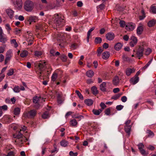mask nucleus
Here are the masks:
<instances>
[{"mask_svg": "<svg viewBox=\"0 0 156 156\" xmlns=\"http://www.w3.org/2000/svg\"><path fill=\"white\" fill-rule=\"evenodd\" d=\"M33 2L30 0H28L24 3V8L27 11L30 12L33 9Z\"/></svg>", "mask_w": 156, "mask_h": 156, "instance_id": "1", "label": "nucleus"}, {"mask_svg": "<svg viewBox=\"0 0 156 156\" xmlns=\"http://www.w3.org/2000/svg\"><path fill=\"white\" fill-rule=\"evenodd\" d=\"M54 17L55 19L54 20V23L56 26L59 27L60 25H62L61 24L63 21V19L59 17L58 14H55Z\"/></svg>", "mask_w": 156, "mask_h": 156, "instance_id": "2", "label": "nucleus"}, {"mask_svg": "<svg viewBox=\"0 0 156 156\" xmlns=\"http://www.w3.org/2000/svg\"><path fill=\"white\" fill-rule=\"evenodd\" d=\"M137 146L140 153L144 156H147L148 153L144 149V144L142 143H140L138 144Z\"/></svg>", "mask_w": 156, "mask_h": 156, "instance_id": "3", "label": "nucleus"}, {"mask_svg": "<svg viewBox=\"0 0 156 156\" xmlns=\"http://www.w3.org/2000/svg\"><path fill=\"white\" fill-rule=\"evenodd\" d=\"M13 55L12 50L11 49L9 50L6 52V57L5 59V64H6L10 61Z\"/></svg>", "mask_w": 156, "mask_h": 156, "instance_id": "4", "label": "nucleus"}, {"mask_svg": "<svg viewBox=\"0 0 156 156\" xmlns=\"http://www.w3.org/2000/svg\"><path fill=\"white\" fill-rule=\"evenodd\" d=\"M36 114V111L34 110H32L28 113H24V116L25 118H33L35 116Z\"/></svg>", "mask_w": 156, "mask_h": 156, "instance_id": "5", "label": "nucleus"}, {"mask_svg": "<svg viewBox=\"0 0 156 156\" xmlns=\"http://www.w3.org/2000/svg\"><path fill=\"white\" fill-rule=\"evenodd\" d=\"M14 6L17 9H20L22 6V2L21 0H15L14 2Z\"/></svg>", "mask_w": 156, "mask_h": 156, "instance_id": "6", "label": "nucleus"}, {"mask_svg": "<svg viewBox=\"0 0 156 156\" xmlns=\"http://www.w3.org/2000/svg\"><path fill=\"white\" fill-rule=\"evenodd\" d=\"M144 49V48L143 46L140 47L138 49L136 54L139 59H140V58L143 56Z\"/></svg>", "mask_w": 156, "mask_h": 156, "instance_id": "7", "label": "nucleus"}, {"mask_svg": "<svg viewBox=\"0 0 156 156\" xmlns=\"http://www.w3.org/2000/svg\"><path fill=\"white\" fill-rule=\"evenodd\" d=\"M38 20V17L34 16H30L28 19V21L30 22V24H31V23L32 22H37Z\"/></svg>", "mask_w": 156, "mask_h": 156, "instance_id": "8", "label": "nucleus"}, {"mask_svg": "<svg viewBox=\"0 0 156 156\" xmlns=\"http://www.w3.org/2000/svg\"><path fill=\"white\" fill-rule=\"evenodd\" d=\"M5 11L9 18L12 19L14 15V11L10 9H7Z\"/></svg>", "mask_w": 156, "mask_h": 156, "instance_id": "9", "label": "nucleus"}, {"mask_svg": "<svg viewBox=\"0 0 156 156\" xmlns=\"http://www.w3.org/2000/svg\"><path fill=\"white\" fill-rule=\"evenodd\" d=\"M135 25L133 23H129L126 27V29L129 31L133 30L134 28Z\"/></svg>", "mask_w": 156, "mask_h": 156, "instance_id": "10", "label": "nucleus"}, {"mask_svg": "<svg viewBox=\"0 0 156 156\" xmlns=\"http://www.w3.org/2000/svg\"><path fill=\"white\" fill-rule=\"evenodd\" d=\"M106 38L109 41L113 40L115 37V35L112 32H109L106 34Z\"/></svg>", "mask_w": 156, "mask_h": 156, "instance_id": "11", "label": "nucleus"}, {"mask_svg": "<svg viewBox=\"0 0 156 156\" xmlns=\"http://www.w3.org/2000/svg\"><path fill=\"white\" fill-rule=\"evenodd\" d=\"M131 84L134 85L137 83L139 81V77L134 76L131 78L129 80Z\"/></svg>", "mask_w": 156, "mask_h": 156, "instance_id": "12", "label": "nucleus"}, {"mask_svg": "<svg viewBox=\"0 0 156 156\" xmlns=\"http://www.w3.org/2000/svg\"><path fill=\"white\" fill-rule=\"evenodd\" d=\"M43 99V98L41 97H38L37 96H36L34 97L33 101L34 103L37 104L39 102H42V101Z\"/></svg>", "mask_w": 156, "mask_h": 156, "instance_id": "13", "label": "nucleus"}, {"mask_svg": "<svg viewBox=\"0 0 156 156\" xmlns=\"http://www.w3.org/2000/svg\"><path fill=\"white\" fill-rule=\"evenodd\" d=\"M135 71V69L134 68H128L126 70V74L127 76H129L131 73H134Z\"/></svg>", "mask_w": 156, "mask_h": 156, "instance_id": "14", "label": "nucleus"}, {"mask_svg": "<svg viewBox=\"0 0 156 156\" xmlns=\"http://www.w3.org/2000/svg\"><path fill=\"white\" fill-rule=\"evenodd\" d=\"M45 66V62H41L38 64V68L40 71L43 70Z\"/></svg>", "mask_w": 156, "mask_h": 156, "instance_id": "15", "label": "nucleus"}, {"mask_svg": "<svg viewBox=\"0 0 156 156\" xmlns=\"http://www.w3.org/2000/svg\"><path fill=\"white\" fill-rule=\"evenodd\" d=\"M100 88L101 91H106V82H103L100 85Z\"/></svg>", "mask_w": 156, "mask_h": 156, "instance_id": "16", "label": "nucleus"}, {"mask_svg": "<svg viewBox=\"0 0 156 156\" xmlns=\"http://www.w3.org/2000/svg\"><path fill=\"white\" fill-rule=\"evenodd\" d=\"M110 56L109 53L107 51H105L103 53L102 57L104 59H107Z\"/></svg>", "mask_w": 156, "mask_h": 156, "instance_id": "17", "label": "nucleus"}, {"mask_svg": "<svg viewBox=\"0 0 156 156\" xmlns=\"http://www.w3.org/2000/svg\"><path fill=\"white\" fill-rule=\"evenodd\" d=\"M143 27L142 26H139L137 29V34L138 35L141 34L143 31Z\"/></svg>", "mask_w": 156, "mask_h": 156, "instance_id": "18", "label": "nucleus"}, {"mask_svg": "<svg viewBox=\"0 0 156 156\" xmlns=\"http://www.w3.org/2000/svg\"><path fill=\"white\" fill-rule=\"evenodd\" d=\"M32 34L30 31H28L26 34V37L28 38V41L32 40L34 38L32 37Z\"/></svg>", "mask_w": 156, "mask_h": 156, "instance_id": "19", "label": "nucleus"}, {"mask_svg": "<svg viewBox=\"0 0 156 156\" xmlns=\"http://www.w3.org/2000/svg\"><path fill=\"white\" fill-rule=\"evenodd\" d=\"M84 102L87 106H90L93 104V101L91 99H87L84 101Z\"/></svg>", "mask_w": 156, "mask_h": 156, "instance_id": "20", "label": "nucleus"}, {"mask_svg": "<svg viewBox=\"0 0 156 156\" xmlns=\"http://www.w3.org/2000/svg\"><path fill=\"white\" fill-rule=\"evenodd\" d=\"M119 77L118 76H115L113 80V83L115 85H117L119 83Z\"/></svg>", "mask_w": 156, "mask_h": 156, "instance_id": "21", "label": "nucleus"}, {"mask_svg": "<svg viewBox=\"0 0 156 156\" xmlns=\"http://www.w3.org/2000/svg\"><path fill=\"white\" fill-rule=\"evenodd\" d=\"M102 112L101 109H94L92 110V112L94 114L96 115H99Z\"/></svg>", "mask_w": 156, "mask_h": 156, "instance_id": "22", "label": "nucleus"}, {"mask_svg": "<svg viewBox=\"0 0 156 156\" xmlns=\"http://www.w3.org/2000/svg\"><path fill=\"white\" fill-rule=\"evenodd\" d=\"M122 46V44L121 43H118L115 45L114 48L116 51H119L121 48Z\"/></svg>", "mask_w": 156, "mask_h": 156, "instance_id": "23", "label": "nucleus"}, {"mask_svg": "<svg viewBox=\"0 0 156 156\" xmlns=\"http://www.w3.org/2000/svg\"><path fill=\"white\" fill-rule=\"evenodd\" d=\"M131 126H125V132L127 133L129 136L130 134V131L131 129Z\"/></svg>", "mask_w": 156, "mask_h": 156, "instance_id": "24", "label": "nucleus"}, {"mask_svg": "<svg viewBox=\"0 0 156 156\" xmlns=\"http://www.w3.org/2000/svg\"><path fill=\"white\" fill-rule=\"evenodd\" d=\"M94 75V72L91 70H89L86 72V75L89 77H91Z\"/></svg>", "mask_w": 156, "mask_h": 156, "instance_id": "25", "label": "nucleus"}, {"mask_svg": "<svg viewBox=\"0 0 156 156\" xmlns=\"http://www.w3.org/2000/svg\"><path fill=\"white\" fill-rule=\"evenodd\" d=\"M20 109L19 108H14L13 111L14 114L16 115L20 114Z\"/></svg>", "mask_w": 156, "mask_h": 156, "instance_id": "26", "label": "nucleus"}, {"mask_svg": "<svg viewBox=\"0 0 156 156\" xmlns=\"http://www.w3.org/2000/svg\"><path fill=\"white\" fill-rule=\"evenodd\" d=\"M91 90L94 94H97L98 93L97 88L95 86H94L92 87L91 88Z\"/></svg>", "mask_w": 156, "mask_h": 156, "instance_id": "27", "label": "nucleus"}, {"mask_svg": "<svg viewBox=\"0 0 156 156\" xmlns=\"http://www.w3.org/2000/svg\"><path fill=\"white\" fill-rule=\"evenodd\" d=\"M4 119L8 123H10L11 122V117L9 115H5L4 116Z\"/></svg>", "mask_w": 156, "mask_h": 156, "instance_id": "28", "label": "nucleus"}, {"mask_svg": "<svg viewBox=\"0 0 156 156\" xmlns=\"http://www.w3.org/2000/svg\"><path fill=\"white\" fill-rule=\"evenodd\" d=\"M60 144L62 146L66 147L67 146L68 144V142L67 141L63 140L60 142Z\"/></svg>", "mask_w": 156, "mask_h": 156, "instance_id": "29", "label": "nucleus"}, {"mask_svg": "<svg viewBox=\"0 0 156 156\" xmlns=\"http://www.w3.org/2000/svg\"><path fill=\"white\" fill-rule=\"evenodd\" d=\"M50 117L49 113L48 112H44L42 115V117L44 119H48Z\"/></svg>", "mask_w": 156, "mask_h": 156, "instance_id": "30", "label": "nucleus"}, {"mask_svg": "<svg viewBox=\"0 0 156 156\" xmlns=\"http://www.w3.org/2000/svg\"><path fill=\"white\" fill-rule=\"evenodd\" d=\"M22 133H21L20 131L16 133V134L14 135V137L17 138L18 139H20L22 136Z\"/></svg>", "mask_w": 156, "mask_h": 156, "instance_id": "31", "label": "nucleus"}, {"mask_svg": "<svg viewBox=\"0 0 156 156\" xmlns=\"http://www.w3.org/2000/svg\"><path fill=\"white\" fill-rule=\"evenodd\" d=\"M70 123L71 126L74 127H76L77 124V122L76 120L75 119H73L71 120L70 121Z\"/></svg>", "mask_w": 156, "mask_h": 156, "instance_id": "32", "label": "nucleus"}, {"mask_svg": "<svg viewBox=\"0 0 156 156\" xmlns=\"http://www.w3.org/2000/svg\"><path fill=\"white\" fill-rule=\"evenodd\" d=\"M28 54V52L26 50L23 51L20 54V56L21 57L24 58L26 57Z\"/></svg>", "mask_w": 156, "mask_h": 156, "instance_id": "33", "label": "nucleus"}, {"mask_svg": "<svg viewBox=\"0 0 156 156\" xmlns=\"http://www.w3.org/2000/svg\"><path fill=\"white\" fill-rule=\"evenodd\" d=\"M141 12L142 14V15L140 16L139 17V19L140 20H143L146 16L144 10L143 9H142Z\"/></svg>", "mask_w": 156, "mask_h": 156, "instance_id": "34", "label": "nucleus"}, {"mask_svg": "<svg viewBox=\"0 0 156 156\" xmlns=\"http://www.w3.org/2000/svg\"><path fill=\"white\" fill-rule=\"evenodd\" d=\"M155 23L154 20H152L150 21L148 23V25L149 27H152L153 26Z\"/></svg>", "mask_w": 156, "mask_h": 156, "instance_id": "35", "label": "nucleus"}, {"mask_svg": "<svg viewBox=\"0 0 156 156\" xmlns=\"http://www.w3.org/2000/svg\"><path fill=\"white\" fill-rule=\"evenodd\" d=\"M12 90L15 92L17 93L20 92V88L18 86H17L14 87Z\"/></svg>", "mask_w": 156, "mask_h": 156, "instance_id": "36", "label": "nucleus"}, {"mask_svg": "<svg viewBox=\"0 0 156 156\" xmlns=\"http://www.w3.org/2000/svg\"><path fill=\"white\" fill-rule=\"evenodd\" d=\"M11 43L12 44H13L14 45L15 48H16L18 47V45L15 39H13L11 40Z\"/></svg>", "mask_w": 156, "mask_h": 156, "instance_id": "37", "label": "nucleus"}, {"mask_svg": "<svg viewBox=\"0 0 156 156\" xmlns=\"http://www.w3.org/2000/svg\"><path fill=\"white\" fill-rule=\"evenodd\" d=\"M5 28L7 31L8 34H10V31L11 30V28L10 27V25L8 24L5 25Z\"/></svg>", "mask_w": 156, "mask_h": 156, "instance_id": "38", "label": "nucleus"}, {"mask_svg": "<svg viewBox=\"0 0 156 156\" xmlns=\"http://www.w3.org/2000/svg\"><path fill=\"white\" fill-rule=\"evenodd\" d=\"M105 7V4L103 3L97 6V9L102 10L104 9Z\"/></svg>", "mask_w": 156, "mask_h": 156, "instance_id": "39", "label": "nucleus"}, {"mask_svg": "<svg viewBox=\"0 0 156 156\" xmlns=\"http://www.w3.org/2000/svg\"><path fill=\"white\" fill-rule=\"evenodd\" d=\"M103 51V49L101 47H99L97 50V56H100Z\"/></svg>", "mask_w": 156, "mask_h": 156, "instance_id": "40", "label": "nucleus"}, {"mask_svg": "<svg viewBox=\"0 0 156 156\" xmlns=\"http://www.w3.org/2000/svg\"><path fill=\"white\" fill-rule=\"evenodd\" d=\"M51 78V80L53 81H55L57 78V74L56 73H53Z\"/></svg>", "mask_w": 156, "mask_h": 156, "instance_id": "41", "label": "nucleus"}, {"mask_svg": "<svg viewBox=\"0 0 156 156\" xmlns=\"http://www.w3.org/2000/svg\"><path fill=\"white\" fill-rule=\"evenodd\" d=\"M95 42L96 44L100 43L101 42L102 39L100 37H97L95 39Z\"/></svg>", "mask_w": 156, "mask_h": 156, "instance_id": "42", "label": "nucleus"}, {"mask_svg": "<svg viewBox=\"0 0 156 156\" xmlns=\"http://www.w3.org/2000/svg\"><path fill=\"white\" fill-rule=\"evenodd\" d=\"M6 41V39L4 38L3 35L0 36V42L2 43H5Z\"/></svg>", "mask_w": 156, "mask_h": 156, "instance_id": "43", "label": "nucleus"}, {"mask_svg": "<svg viewBox=\"0 0 156 156\" xmlns=\"http://www.w3.org/2000/svg\"><path fill=\"white\" fill-rule=\"evenodd\" d=\"M76 93L77 94L80 98L81 99H83V97L82 94L80 93L79 91L76 90L75 91Z\"/></svg>", "mask_w": 156, "mask_h": 156, "instance_id": "44", "label": "nucleus"}, {"mask_svg": "<svg viewBox=\"0 0 156 156\" xmlns=\"http://www.w3.org/2000/svg\"><path fill=\"white\" fill-rule=\"evenodd\" d=\"M152 61V59H151L147 64L144 66L143 68L142 69L145 70L146 69L147 67L150 65Z\"/></svg>", "mask_w": 156, "mask_h": 156, "instance_id": "45", "label": "nucleus"}, {"mask_svg": "<svg viewBox=\"0 0 156 156\" xmlns=\"http://www.w3.org/2000/svg\"><path fill=\"white\" fill-rule=\"evenodd\" d=\"M150 11L153 13H156V8L153 6H152L150 8Z\"/></svg>", "mask_w": 156, "mask_h": 156, "instance_id": "46", "label": "nucleus"}, {"mask_svg": "<svg viewBox=\"0 0 156 156\" xmlns=\"http://www.w3.org/2000/svg\"><path fill=\"white\" fill-rule=\"evenodd\" d=\"M42 53L41 51H36L35 52V55L39 57L41 56L42 55Z\"/></svg>", "mask_w": 156, "mask_h": 156, "instance_id": "47", "label": "nucleus"}, {"mask_svg": "<svg viewBox=\"0 0 156 156\" xmlns=\"http://www.w3.org/2000/svg\"><path fill=\"white\" fill-rule=\"evenodd\" d=\"M151 51L150 48H147L145 51V54L146 55H149L151 52Z\"/></svg>", "mask_w": 156, "mask_h": 156, "instance_id": "48", "label": "nucleus"}, {"mask_svg": "<svg viewBox=\"0 0 156 156\" xmlns=\"http://www.w3.org/2000/svg\"><path fill=\"white\" fill-rule=\"evenodd\" d=\"M67 57L64 55H62L61 56V59L63 62H66L67 60Z\"/></svg>", "mask_w": 156, "mask_h": 156, "instance_id": "49", "label": "nucleus"}, {"mask_svg": "<svg viewBox=\"0 0 156 156\" xmlns=\"http://www.w3.org/2000/svg\"><path fill=\"white\" fill-rule=\"evenodd\" d=\"M131 41H133L134 44H136L137 42V39L134 36H132L131 37Z\"/></svg>", "mask_w": 156, "mask_h": 156, "instance_id": "50", "label": "nucleus"}, {"mask_svg": "<svg viewBox=\"0 0 156 156\" xmlns=\"http://www.w3.org/2000/svg\"><path fill=\"white\" fill-rule=\"evenodd\" d=\"M124 106L122 105H118L116 107V109L118 111H120L122 110Z\"/></svg>", "mask_w": 156, "mask_h": 156, "instance_id": "51", "label": "nucleus"}, {"mask_svg": "<svg viewBox=\"0 0 156 156\" xmlns=\"http://www.w3.org/2000/svg\"><path fill=\"white\" fill-rule=\"evenodd\" d=\"M119 24L122 27H124L126 25L125 22L123 20H120L119 22Z\"/></svg>", "mask_w": 156, "mask_h": 156, "instance_id": "52", "label": "nucleus"}, {"mask_svg": "<svg viewBox=\"0 0 156 156\" xmlns=\"http://www.w3.org/2000/svg\"><path fill=\"white\" fill-rule=\"evenodd\" d=\"M147 148L148 150H149L151 151L154 150L155 149L154 147L151 145H150L148 146L147 147Z\"/></svg>", "mask_w": 156, "mask_h": 156, "instance_id": "53", "label": "nucleus"}, {"mask_svg": "<svg viewBox=\"0 0 156 156\" xmlns=\"http://www.w3.org/2000/svg\"><path fill=\"white\" fill-rule=\"evenodd\" d=\"M100 106L101 107V109L102 111L105 108H106V105H105V104L103 102H101L100 104Z\"/></svg>", "mask_w": 156, "mask_h": 156, "instance_id": "54", "label": "nucleus"}, {"mask_svg": "<svg viewBox=\"0 0 156 156\" xmlns=\"http://www.w3.org/2000/svg\"><path fill=\"white\" fill-rule=\"evenodd\" d=\"M13 70L12 69H10L8 73H7V75L9 76H11L13 74Z\"/></svg>", "mask_w": 156, "mask_h": 156, "instance_id": "55", "label": "nucleus"}, {"mask_svg": "<svg viewBox=\"0 0 156 156\" xmlns=\"http://www.w3.org/2000/svg\"><path fill=\"white\" fill-rule=\"evenodd\" d=\"M105 114L107 115H108L110 113V108H108L106 109L105 111Z\"/></svg>", "mask_w": 156, "mask_h": 156, "instance_id": "56", "label": "nucleus"}, {"mask_svg": "<svg viewBox=\"0 0 156 156\" xmlns=\"http://www.w3.org/2000/svg\"><path fill=\"white\" fill-rule=\"evenodd\" d=\"M122 58L124 61H128L129 60V58L124 55L122 56Z\"/></svg>", "mask_w": 156, "mask_h": 156, "instance_id": "57", "label": "nucleus"}, {"mask_svg": "<svg viewBox=\"0 0 156 156\" xmlns=\"http://www.w3.org/2000/svg\"><path fill=\"white\" fill-rule=\"evenodd\" d=\"M94 29H95V27H91V28H90L88 30V31L87 32V34L90 35L91 32L92 31H93Z\"/></svg>", "mask_w": 156, "mask_h": 156, "instance_id": "58", "label": "nucleus"}, {"mask_svg": "<svg viewBox=\"0 0 156 156\" xmlns=\"http://www.w3.org/2000/svg\"><path fill=\"white\" fill-rule=\"evenodd\" d=\"M14 32L16 34H18L20 32V30L17 28H16Z\"/></svg>", "mask_w": 156, "mask_h": 156, "instance_id": "59", "label": "nucleus"}, {"mask_svg": "<svg viewBox=\"0 0 156 156\" xmlns=\"http://www.w3.org/2000/svg\"><path fill=\"white\" fill-rule=\"evenodd\" d=\"M127 100V97L125 96H123L121 98V100L123 102H126Z\"/></svg>", "mask_w": 156, "mask_h": 156, "instance_id": "60", "label": "nucleus"}, {"mask_svg": "<svg viewBox=\"0 0 156 156\" xmlns=\"http://www.w3.org/2000/svg\"><path fill=\"white\" fill-rule=\"evenodd\" d=\"M8 107L6 105H4L2 107H0V109H3L5 110H6L7 109Z\"/></svg>", "mask_w": 156, "mask_h": 156, "instance_id": "61", "label": "nucleus"}, {"mask_svg": "<svg viewBox=\"0 0 156 156\" xmlns=\"http://www.w3.org/2000/svg\"><path fill=\"white\" fill-rule=\"evenodd\" d=\"M5 75L2 73H1L0 74V82H1L5 77Z\"/></svg>", "mask_w": 156, "mask_h": 156, "instance_id": "62", "label": "nucleus"}, {"mask_svg": "<svg viewBox=\"0 0 156 156\" xmlns=\"http://www.w3.org/2000/svg\"><path fill=\"white\" fill-rule=\"evenodd\" d=\"M72 113V112H68L65 115V117L66 118H67L68 116L71 115Z\"/></svg>", "mask_w": 156, "mask_h": 156, "instance_id": "63", "label": "nucleus"}, {"mask_svg": "<svg viewBox=\"0 0 156 156\" xmlns=\"http://www.w3.org/2000/svg\"><path fill=\"white\" fill-rule=\"evenodd\" d=\"M77 6L79 7H81L83 5V3L81 1H78L77 3Z\"/></svg>", "mask_w": 156, "mask_h": 156, "instance_id": "64", "label": "nucleus"}]
</instances>
